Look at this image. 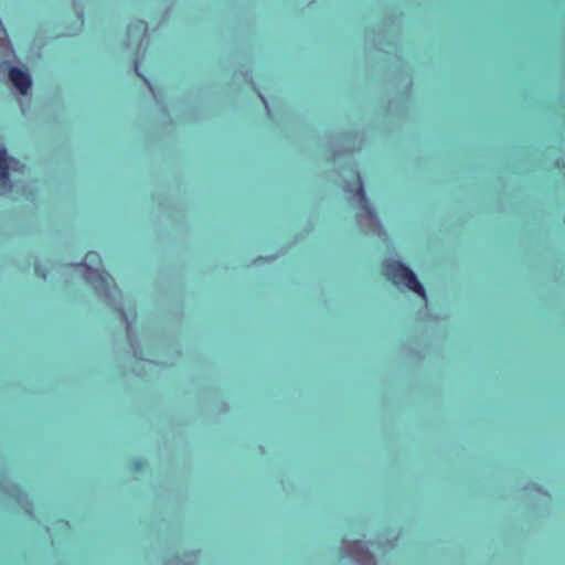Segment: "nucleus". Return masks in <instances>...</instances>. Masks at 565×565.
Here are the masks:
<instances>
[{
  "label": "nucleus",
  "instance_id": "nucleus-1",
  "mask_svg": "<svg viewBox=\"0 0 565 565\" xmlns=\"http://www.w3.org/2000/svg\"><path fill=\"white\" fill-rule=\"evenodd\" d=\"M381 271L388 282H420L414 271L399 260H385Z\"/></svg>",
  "mask_w": 565,
  "mask_h": 565
},
{
  "label": "nucleus",
  "instance_id": "nucleus-2",
  "mask_svg": "<svg viewBox=\"0 0 565 565\" xmlns=\"http://www.w3.org/2000/svg\"><path fill=\"white\" fill-rule=\"evenodd\" d=\"M344 190H345V192L351 193L352 198L356 199L361 203L362 209L370 216H374V211L367 201L366 193H365L360 173L358 171L354 172L353 182L348 183L347 186L344 188Z\"/></svg>",
  "mask_w": 565,
  "mask_h": 565
},
{
  "label": "nucleus",
  "instance_id": "nucleus-3",
  "mask_svg": "<svg viewBox=\"0 0 565 565\" xmlns=\"http://www.w3.org/2000/svg\"><path fill=\"white\" fill-rule=\"evenodd\" d=\"M9 78L14 87L24 95L31 87V78L24 71L18 67H11L9 71Z\"/></svg>",
  "mask_w": 565,
  "mask_h": 565
},
{
  "label": "nucleus",
  "instance_id": "nucleus-4",
  "mask_svg": "<svg viewBox=\"0 0 565 565\" xmlns=\"http://www.w3.org/2000/svg\"><path fill=\"white\" fill-rule=\"evenodd\" d=\"M11 186L7 151L0 148V192L10 190Z\"/></svg>",
  "mask_w": 565,
  "mask_h": 565
},
{
  "label": "nucleus",
  "instance_id": "nucleus-5",
  "mask_svg": "<svg viewBox=\"0 0 565 565\" xmlns=\"http://www.w3.org/2000/svg\"><path fill=\"white\" fill-rule=\"evenodd\" d=\"M401 286L406 287L408 290L420 296L425 301L427 300L426 290H425L426 285H401Z\"/></svg>",
  "mask_w": 565,
  "mask_h": 565
},
{
  "label": "nucleus",
  "instance_id": "nucleus-6",
  "mask_svg": "<svg viewBox=\"0 0 565 565\" xmlns=\"http://www.w3.org/2000/svg\"><path fill=\"white\" fill-rule=\"evenodd\" d=\"M136 28H137L140 32H142L143 34H145V33L147 32V30H148V25H147V23H146L145 21H142V20H139V21L137 22Z\"/></svg>",
  "mask_w": 565,
  "mask_h": 565
},
{
  "label": "nucleus",
  "instance_id": "nucleus-7",
  "mask_svg": "<svg viewBox=\"0 0 565 565\" xmlns=\"http://www.w3.org/2000/svg\"><path fill=\"white\" fill-rule=\"evenodd\" d=\"M362 547L360 542H355L353 548L350 551V554H355L358 548Z\"/></svg>",
  "mask_w": 565,
  "mask_h": 565
},
{
  "label": "nucleus",
  "instance_id": "nucleus-8",
  "mask_svg": "<svg viewBox=\"0 0 565 565\" xmlns=\"http://www.w3.org/2000/svg\"><path fill=\"white\" fill-rule=\"evenodd\" d=\"M97 282H102V284L108 282V277L104 276V275H100L98 277V281Z\"/></svg>",
  "mask_w": 565,
  "mask_h": 565
},
{
  "label": "nucleus",
  "instance_id": "nucleus-9",
  "mask_svg": "<svg viewBox=\"0 0 565 565\" xmlns=\"http://www.w3.org/2000/svg\"><path fill=\"white\" fill-rule=\"evenodd\" d=\"M135 71L137 73L138 76H140L145 82H146V78H143V76L141 74L138 73V66L137 64L135 65Z\"/></svg>",
  "mask_w": 565,
  "mask_h": 565
},
{
  "label": "nucleus",
  "instance_id": "nucleus-10",
  "mask_svg": "<svg viewBox=\"0 0 565 565\" xmlns=\"http://www.w3.org/2000/svg\"><path fill=\"white\" fill-rule=\"evenodd\" d=\"M99 287H110L111 285H107V284H104V285H98ZM115 287H117V285H114Z\"/></svg>",
  "mask_w": 565,
  "mask_h": 565
}]
</instances>
